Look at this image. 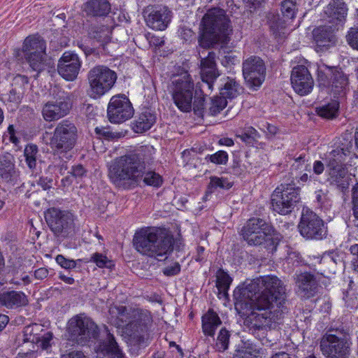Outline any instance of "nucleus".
I'll return each instance as SVG.
<instances>
[{"mask_svg":"<svg viewBox=\"0 0 358 358\" xmlns=\"http://www.w3.org/2000/svg\"><path fill=\"white\" fill-rule=\"evenodd\" d=\"M234 306L245 316L244 325L259 341L268 329L275 328L287 312L285 288L274 275L263 276L238 286L234 292Z\"/></svg>","mask_w":358,"mask_h":358,"instance_id":"1","label":"nucleus"},{"mask_svg":"<svg viewBox=\"0 0 358 358\" xmlns=\"http://www.w3.org/2000/svg\"><path fill=\"white\" fill-rule=\"evenodd\" d=\"M155 149L150 145H141L126 155L115 159L108 169V177L115 187L132 189L143 181L155 188L163 184V178L155 171H146L153 162Z\"/></svg>","mask_w":358,"mask_h":358,"instance_id":"2","label":"nucleus"},{"mask_svg":"<svg viewBox=\"0 0 358 358\" xmlns=\"http://www.w3.org/2000/svg\"><path fill=\"white\" fill-rule=\"evenodd\" d=\"M233 28L224 10L212 8L204 14L199 24V45L203 49L226 48L231 41Z\"/></svg>","mask_w":358,"mask_h":358,"instance_id":"3","label":"nucleus"},{"mask_svg":"<svg viewBox=\"0 0 358 358\" xmlns=\"http://www.w3.org/2000/svg\"><path fill=\"white\" fill-rule=\"evenodd\" d=\"M243 238L250 245L278 246L283 243V236L274 227L258 217L249 219L241 229Z\"/></svg>","mask_w":358,"mask_h":358,"instance_id":"4","label":"nucleus"},{"mask_svg":"<svg viewBox=\"0 0 358 358\" xmlns=\"http://www.w3.org/2000/svg\"><path fill=\"white\" fill-rule=\"evenodd\" d=\"M22 52L31 69L37 73L55 69V62L46 55V42L38 34L27 36L23 43Z\"/></svg>","mask_w":358,"mask_h":358,"instance_id":"5","label":"nucleus"},{"mask_svg":"<svg viewBox=\"0 0 358 358\" xmlns=\"http://www.w3.org/2000/svg\"><path fill=\"white\" fill-rule=\"evenodd\" d=\"M78 138L76 125L69 120H63L57 124L51 133L49 145L54 155L69 159L78 143Z\"/></svg>","mask_w":358,"mask_h":358,"instance_id":"6","label":"nucleus"},{"mask_svg":"<svg viewBox=\"0 0 358 358\" xmlns=\"http://www.w3.org/2000/svg\"><path fill=\"white\" fill-rule=\"evenodd\" d=\"M301 190L294 180L277 186L271 197L272 210L282 215L291 214L301 201Z\"/></svg>","mask_w":358,"mask_h":358,"instance_id":"7","label":"nucleus"},{"mask_svg":"<svg viewBox=\"0 0 358 358\" xmlns=\"http://www.w3.org/2000/svg\"><path fill=\"white\" fill-rule=\"evenodd\" d=\"M317 82L321 90L334 95L345 93L349 85L348 76L341 68L324 63L317 64Z\"/></svg>","mask_w":358,"mask_h":358,"instance_id":"8","label":"nucleus"},{"mask_svg":"<svg viewBox=\"0 0 358 358\" xmlns=\"http://www.w3.org/2000/svg\"><path fill=\"white\" fill-rule=\"evenodd\" d=\"M179 236L174 237L169 229L164 227H143L137 229L133 246H179Z\"/></svg>","mask_w":358,"mask_h":358,"instance_id":"9","label":"nucleus"},{"mask_svg":"<svg viewBox=\"0 0 358 358\" xmlns=\"http://www.w3.org/2000/svg\"><path fill=\"white\" fill-rule=\"evenodd\" d=\"M195 87L193 80L187 72L173 78L171 85L172 98L180 111L189 113L192 110Z\"/></svg>","mask_w":358,"mask_h":358,"instance_id":"10","label":"nucleus"},{"mask_svg":"<svg viewBox=\"0 0 358 358\" xmlns=\"http://www.w3.org/2000/svg\"><path fill=\"white\" fill-rule=\"evenodd\" d=\"M117 78V73L108 66L98 65L91 69L87 73L90 97L99 99L108 93L115 85Z\"/></svg>","mask_w":358,"mask_h":358,"instance_id":"11","label":"nucleus"},{"mask_svg":"<svg viewBox=\"0 0 358 358\" xmlns=\"http://www.w3.org/2000/svg\"><path fill=\"white\" fill-rule=\"evenodd\" d=\"M54 101L45 103L42 108V115L47 122L57 120L67 115L73 106V95L60 88L52 90Z\"/></svg>","mask_w":358,"mask_h":358,"instance_id":"12","label":"nucleus"},{"mask_svg":"<svg viewBox=\"0 0 358 358\" xmlns=\"http://www.w3.org/2000/svg\"><path fill=\"white\" fill-rule=\"evenodd\" d=\"M68 331L71 339L78 345H85L92 338L99 336L98 326L87 317L76 315L69 322Z\"/></svg>","mask_w":358,"mask_h":358,"instance_id":"13","label":"nucleus"},{"mask_svg":"<svg viewBox=\"0 0 358 358\" xmlns=\"http://www.w3.org/2000/svg\"><path fill=\"white\" fill-rule=\"evenodd\" d=\"M45 221L57 236L63 238L72 234L74 231V216L69 210L50 208L45 213Z\"/></svg>","mask_w":358,"mask_h":358,"instance_id":"14","label":"nucleus"},{"mask_svg":"<svg viewBox=\"0 0 358 358\" xmlns=\"http://www.w3.org/2000/svg\"><path fill=\"white\" fill-rule=\"evenodd\" d=\"M325 334L320 341V350L327 358H348L350 343L345 334Z\"/></svg>","mask_w":358,"mask_h":358,"instance_id":"15","label":"nucleus"},{"mask_svg":"<svg viewBox=\"0 0 358 358\" xmlns=\"http://www.w3.org/2000/svg\"><path fill=\"white\" fill-rule=\"evenodd\" d=\"M266 70L264 60L258 56L252 55L244 59L242 72L247 86L253 90H259L265 80Z\"/></svg>","mask_w":358,"mask_h":358,"instance_id":"16","label":"nucleus"},{"mask_svg":"<svg viewBox=\"0 0 358 358\" xmlns=\"http://www.w3.org/2000/svg\"><path fill=\"white\" fill-rule=\"evenodd\" d=\"M134 114V110L129 99L122 94L113 96L108 104L107 117L111 123L124 122Z\"/></svg>","mask_w":358,"mask_h":358,"instance_id":"17","label":"nucleus"},{"mask_svg":"<svg viewBox=\"0 0 358 358\" xmlns=\"http://www.w3.org/2000/svg\"><path fill=\"white\" fill-rule=\"evenodd\" d=\"M298 227L301 235L307 239L322 240L327 233L323 220L309 210L302 213Z\"/></svg>","mask_w":358,"mask_h":358,"instance_id":"18","label":"nucleus"},{"mask_svg":"<svg viewBox=\"0 0 358 358\" xmlns=\"http://www.w3.org/2000/svg\"><path fill=\"white\" fill-rule=\"evenodd\" d=\"M152 318L147 313L140 312L134 315V320L127 325V330L133 341L139 346H145L149 338V326Z\"/></svg>","mask_w":358,"mask_h":358,"instance_id":"19","label":"nucleus"},{"mask_svg":"<svg viewBox=\"0 0 358 358\" xmlns=\"http://www.w3.org/2000/svg\"><path fill=\"white\" fill-rule=\"evenodd\" d=\"M145 20L150 29L156 31L166 29L173 18V12L166 6L157 5L148 6Z\"/></svg>","mask_w":358,"mask_h":358,"instance_id":"20","label":"nucleus"},{"mask_svg":"<svg viewBox=\"0 0 358 358\" xmlns=\"http://www.w3.org/2000/svg\"><path fill=\"white\" fill-rule=\"evenodd\" d=\"M290 80L294 92L301 96L308 94L314 86V80L310 71L302 64L293 67Z\"/></svg>","mask_w":358,"mask_h":358,"instance_id":"21","label":"nucleus"},{"mask_svg":"<svg viewBox=\"0 0 358 358\" xmlns=\"http://www.w3.org/2000/svg\"><path fill=\"white\" fill-rule=\"evenodd\" d=\"M215 59V52L211 51L206 57L201 58L200 60V73L202 82L198 83L197 85L206 87L209 92L213 91L214 83L220 75Z\"/></svg>","mask_w":358,"mask_h":358,"instance_id":"22","label":"nucleus"},{"mask_svg":"<svg viewBox=\"0 0 358 358\" xmlns=\"http://www.w3.org/2000/svg\"><path fill=\"white\" fill-rule=\"evenodd\" d=\"M348 7L344 0H330L324 8L322 18L324 21L339 29L346 22Z\"/></svg>","mask_w":358,"mask_h":358,"instance_id":"23","label":"nucleus"},{"mask_svg":"<svg viewBox=\"0 0 358 358\" xmlns=\"http://www.w3.org/2000/svg\"><path fill=\"white\" fill-rule=\"evenodd\" d=\"M81 61L77 54L66 51L58 61L57 71L66 80H73L78 76Z\"/></svg>","mask_w":358,"mask_h":358,"instance_id":"24","label":"nucleus"},{"mask_svg":"<svg viewBox=\"0 0 358 358\" xmlns=\"http://www.w3.org/2000/svg\"><path fill=\"white\" fill-rule=\"evenodd\" d=\"M83 26L89 39L92 41L96 48L97 46L104 49L106 45L110 41L109 27L107 25L87 19Z\"/></svg>","mask_w":358,"mask_h":358,"instance_id":"25","label":"nucleus"},{"mask_svg":"<svg viewBox=\"0 0 358 358\" xmlns=\"http://www.w3.org/2000/svg\"><path fill=\"white\" fill-rule=\"evenodd\" d=\"M81 9L84 16L87 18L104 20L111 13L112 5L109 0H86Z\"/></svg>","mask_w":358,"mask_h":358,"instance_id":"26","label":"nucleus"},{"mask_svg":"<svg viewBox=\"0 0 358 358\" xmlns=\"http://www.w3.org/2000/svg\"><path fill=\"white\" fill-rule=\"evenodd\" d=\"M336 30H338V28L331 24L321 25L313 29V38L317 50L323 51L335 44L336 41L335 31Z\"/></svg>","mask_w":358,"mask_h":358,"instance_id":"27","label":"nucleus"},{"mask_svg":"<svg viewBox=\"0 0 358 358\" xmlns=\"http://www.w3.org/2000/svg\"><path fill=\"white\" fill-rule=\"evenodd\" d=\"M295 275L298 294L304 299L314 296L318 291L315 275L308 272L296 273Z\"/></svg>","mask_w":358,"mask_h":358,"instance_id":"28","label":"nucleus"},{"mask_svg":"<svg viewBox=\"0 0 358 358\" xmlns=\"http://www.w3.org/2000/svg\"><path fill=\"white\" fill-rule=\"evenodd\" d=\"M287 162L290 163L291 174L302 173L303 172L310 173L312 166L310 161V156L306 151L295 152L291 150L287 155Z\"/></svg>","mask_w":358,"mask_h":358,"instance_id":"29","label":"nucleus"},{"mask_svg":"<svg viewBox=\"0 0 358 358\" xmlns=\"http://www.w3.org/2000/svg\"><path fill=\"white\" fill-rule=\"evenodd\" d=\"M28 303L27 296L21 291H6L0 294V307L14 309L25 306Z\"/></svg>","mask_w":358,"mask_h":358,"instance_id":"30","label":"nucleus"},{"mask_svg":"<svg viewBox=\"0 0 358 358\" xmlns=\"http://www.w3.org/2000/svg\"><path fill=\"white\" fill-rule=\"evenodd\" d=\"M265 19L270 32L275 38L280 37L287 27L291 24L278 12L274 10L267 12Z\"/></svg>","mask_w":358,"mask_h":358,"instance_id":"31","label":"nucleus"},{"mask_svg":"<svg viewBox=\"0 0 358 358\" xmlns=\"http://www.w3.org/2000/svg\"><path fill=\"white\" fill-rule=\"evenodd\" d=\"M328 170L331 183L336 185L337 188L343 194L348 192L352 182V175L348 173L347 167Z\"/></svg>","mask_w":358,"mask_h":358,"instance_id":"32","label":"nucleus"},{"mask_svg":"<svg viewBox=\"0 0 358 358\" xmlns=\"http://www.w3.org/2000/svg\"><path fill=\"white\" fill-rule=\"evenodd\" d=\"M156 115L149 108L144 109L132 122L134 132L142 134L148 131L156 122Z\"/></svg>","mask_w":358,"mask_h":358,"instance_id":"33","label":"nucleus"},{"mask_svg":"<svg viewBox=\"0 0 358 358\" xmlns=\"http://www.w3.org/2000/svg\"><path fill=\"white\" fill-rule=\"evenodd\" d=\"M201 324L204 335L213 337L222 321L217 313L213 308H209L201 317Z\"/></svg>","mask_w":358,"mask_h":358,"instance_id":"34","label":"nucleus"},{"mask_svg":"<svg viewBox=\"0 0 358 358\" xmlns=\"http://www.w3.org/2000/svg\"><path fill=\"white\" fill-rule=\"evenodd\" d=\"M106 338L102 341L99 346V350L104 355L111 358H124V354L116 342L114 336L106 329Z\"/></svg>","mask_w":358,"mask_h":358,"instance_id":"35","label":"nucleus"},{"mask_svg":"<svg viewBox=\"0 0 358 358\" xmlns=\"http://www.w3.org/2000/svg\"><path fill=\"white\" fill-rule=\"evenodd\" d=\"M241 90L240 83L235 78L227 77L224 79L223 85L220 87V94L222 98L231 100L240 94Z\"/></svg>","mask_w":358,"mask_h":358,"instance_id":"36","label":"nucleus"},{"mask_svg":"<svg viewBox=\"0 0 358 358\" xmlns=\"http://www.w3.org/2000/svg\"><path fill=\"white\" fill-rule=\"evenodd\" d=\"M260 349L259 347L250 341H241L238 344L235 352L234 358H259Z\"/></svg>","mask_w":358,"mask_h":358,"instance_id":"37","label":"nucleus"},{"mask_svg":"<svg viewBox=\"0 0 358 358\" xmlns=\"http://www.w3.org/2000/svg\"><path fill=\"white\" fill-rule=\"evenodd\" d=\"M0 177L7 182L17 179L15 164L9 156L0 155Z\"/></svg>","mask_w":358,"mask_h":358,"instance_id":"38","label":"nucleus"},{"mask_svg":"<svg viewBox=\"0 0 358 358\" xmlns=\"http://www.w3.org/2000/svg\"><path fill=\"white\" fill-rule=\"evenodd\" d=\"M207 90L206 87H203L201 85H196L195 93L194 94V101H192V107L194 113L197 116H203L205 109V97L207 94L204 92Z\"/></svg>","mask_w":358,"mask_h":358,"instance_id":"39","label":"nucleus"},{"mask_svg":"<svg viewBox=\"0 0 358 358\" xmlns=\"http://www.w3.org/2000/svg\"><path fill=\"white\" fill-rule=\"evenodd\" d=\"M280 15L290 24L296 18L298 5L296 0H282L279 4Z\"/></svg>","mask_w":358,"mask_h":358,"instance_id":"40","label":"nucleus"},{"mask_svg":"<svg viewBox=\"0 0 358 358\" xmlns=\"http://www.w3.org/2000/svg\"><path fill=\"white\" fill-rule=\"evenodd\" d=\"M234 183L229 181L227 178L211 176L210 177V182L207 186L205 196H208L218 189L228 190L232 187Z\"/></svg>","mask_w":358,"mask_h":358,"instance_id":"41","label":"nucleus"},{"mask_svg":"<svg viewBox=\"0 0 358 358\" xmlns=\"http://www.w3.org/2000/svg\"><path fill=\"white\" fill-rule=\"evenodd\" d=\"M350 159L346 154L340 153L338 150H333L327 157L328 169L345 167Z\"/></svg>","mask_w":358,"mask_h":358,"instance_id":"42","label":"nucleus"},{"mask_svg":"<svg viewBox=\"0 0 358 358\" xmlns=\"http://www.w3.org/2000/svg\"><path fill=\"white\" fill-rule=\"evenodd\" d=\"M136 250L144 255L154 257L158 261H164L167 259L168 252L173 251V248H135Z\"/></svg>","mask_w":358,"mask_h":358,"instance_id":"43","label":"nucleus"},{"mask_svg":"<svg viewBox=\"0 0 358 358\" xmlns=\"http://www.w3.org/2000/svg\"><path fill=\"white\" fill-rule=\"evenodd\" d=\"M216 278V287L219 294L222 293L224 296L228 295L227 292L232 282V278L222 268L217 271Z\"/></svg>","mask_w":358,"mask_h":358,"instance_id":"44","label":"nucleus"},{"mask_svg":"<svg viewBox=\"0 0 358 358\" xmlns=\"http://www.w3.org/2000/svg\"><path fill=\"white\" fill-rule=\"evenodd\" d=\"M338 108V103L334 101L319 106L315 110L317 114L322 118L333 119L337 116Z\"/></svg>","mask_w":358,"mask_h":358,"instance_id":"45","label":"nucleus"},{"mask_svg":"<svg viewBox=\"0 0 358 358\" xmlns=\"http://www.w3.org/2000/svg\"><path fill=\"white\" fill-rule=\"evenodd\" d=\"M38 155V148L36 145L33 143L27 144L24 150V156L25 162L30 170L32 171L36 167V162Z\"/></svg>","mask_w":358,"mask_h":358,"instance_id":"46","label":"nucleus"},{"mask_svg":"<svg viewBox=\"0 0 358 358\" xmlns=\"http://www.w3.org/2000/svg\"><path fill=\"white\" fill-rule=\"evenodd\" d=\"M237 137L247 145L252 146L260 137V134L253 127L250 126L245 127L241 134H237Z\"/></svg>","mask_w":358,"mask_h":358,"instance_id":"47","label":"nucleus"},{"mask_svg":"<svg viewBox=\"0 0 358 358\" xmlns=\"http://www.w3.org/2000/svg\"><path fill=\"white\" fill-rule=\"evenodd\" d=\"M355 146V144L354 145L353 138L351 136L350 138L343 136L339 141L338 145L334 150H338L340 153L346 154L351 159L355 155L353 152Z\"/></svg>","mask_w":358,"mask_h":358,"instance_id":"48","label":"nucleus"},{"mask_svg":"<svg viewBox=\"0 0 358 358\" xmlns=\"http://www.w3.org/2000/svg\"><path fill=\"white\" fill-rule=\"evenodd\" d=\"M204 159L207 164L212 163L217 166L226 165L229 161V155L224 150H218L212 155H207Z\"/></svg>","mask_w":358,"mask_h":358,"instance_id":"49","label":"nucleus"},{"mask_svg":"<svg viewBox=\"0 0 358 358\" xmlns=\"http://www.w3.org/2000/svg\"><path fill=\"white\" fill-rule=\"evenodd\" d=\"M94 131L98 138L108 141L117 140L122 137L121 133L113 131L110 127H96Z\"/></svg>","mask_w":358,"mask_h":358,"instance_id":"50","label":"nucleus"},{"mask_svg":"<svg viewBox=\"0 0 358 358\" xmlns=\"http://www.w3.org/2000/svg\"><path fill=\"white\" fill-rule=\"evenodd\" d=\"M230 336V332L225 327L220 330L215 344L217 351L224 352L228 349Z\"/></svg>","mask_w":358,"mask_h":358,"instance_id":"51","label":"nucleus"},{"mask_svg":"<svg viewBox=\"0 0 358 358\" xmlns=\"http://www.w3.org/2000/svg\"><path fill=\"white\" fill-rule=\"evenodd\" d=\"M90 262H94L99 268H106L113 270L115 267V264L111 259H109L106 255L95 252L90 259Z\"/></svg>","mask_w":358,"mask_h":358,"instance_id":"52","label":"nucleus"},{"mask_svg":"<svg viewBox=\"0 0 358 358\" xmlns=\"http://www.w3.org/2000/svg\"><path fill=\"white\" fill-rule=\"evenodd\" d=\"M227 105V101L221 96H215L211 99V106L209 108V113L211 115L216 116L225 108Z\"/></svg>","mask_w":358,"mask_h":358,"instance_id":"53","label":"nucleus"},{"mask_svg":"<svg viewBox=\"0 0 358 358\" xmlns=\"http://www.w3.org/2000/svg\"><path fill=\"white\" fill-rule=\"evenodd\" d=\"M348 44L355 50L358 51V24L350 28L346 34Z\"/></svg>","mask_w":358,"mask_h":358,"instance_id":"54","label":"nucleus"},{"mask_svg":"<svg viewBox=\"0 0 358 358\" xmlns=\"http://www.w3.org/2000/svg\"><path fill=\"white\" fill-rule=\"evenodd\" d=\"M29 83V78L24 75L17 74L13 79L12 83V87L15 89H19L21 92H25V86Z\"/></svg>","mask_w":358,"mask_h":358,"instance_id":"55","label":"nucleus"},{"mask_svg":"<svg viewBox=\"0 0 358 358\" xmlns=\"http://www.w3.org/2000/svg\"><path fill=\"white\" fill-rule=\"evenodd\" d=\"M2 138L3 141H4L6 138H8L9 142L14 144L15 146H18L20 143V138L16 136V130L13 124L8 125L7 130L4 132Z\"/></svg>","mask_w":358,"mask_h":358,"instance_id":"56","label":"nucleus"},{"mask_svg":"<svg viewBox=\"0 0 358 358\" xmlns=\"http://www.w3.org/2000/svg\"><path fill=\"white\" fill-rule=\"evenodd\" d=\"M323 258H329L335 264L343 262L344 254L338 251V248H336L334 250L324 252Z\"/></svg>","mask_w":358,"mask_h":358,"instance_id":"57","label":"nucleus"},{"mask_svg":"<svg viewBox=\"0 0 358 358\" xmlns=\"http://www.w3.org/2000/svg\"><path fill=\"white\" fill-rule=\"evenodd\" d=\"M286 261L288 264H291L292 266H298L303 262L300 253L297 251H288Z\"/></svg>","mask_w":358,"mask_h":358,"instance_id":"58","label":"nucleus"},{"mask_svg":"<svg viewBox=\"0 0 358 358\" xmlns=\"http://www.w3.org/2000/svg\"><path fill=\"white\" fill-rule=\"evenodd\" d=\"M87 169L80 164L73 166L71 171L68 173H71L74 179H82L87 175Z\"/></svg>","mask_w":358,"mask_h":358,"instance_id":"59","label":"nucleus"},{"mask_svg":"<svg viewBox=\"0 0 358 358\" xmlns=\"http://www.w3.org/2000/svg\"><path fill=\"white\" fill-rule=\"evenodd\" d=\"M56 262L62 268L65 269H71L76 267V261L65 258L62 255H58L56 257Z\"/></svg>","mask_w":358,"mask_h":358,"instance_id":"60","label":"nucleus"},{"mask_svg":"<svg viewBox=\"0 0 358 358\" xmlns=\"http://www.w3.org/2000/svg\"><path fill=\"white\" fill-rule=\"evenodd\" d=\"M315 199L321 208H327L330 206V201L327 197L326 193L322 189L317 190L315 192Z\"/></svg>","mask_w":358,"mask_h":358,"instance_id":"61","label":"nucleus"},{"mask_svg":"<svg viewBox=\"0 0 358 358\" xmlns=\"http://www.w3.org/2000/svg\"><path fill=\"white\" fill-rule=\"evenodd\" d=\"M117 318L121 321L122 324H127L130 322V316L129 310L126 306H120L117 307Z\"/></svg>","mask_w":358,"mask_h":358,"instance_id":"62","label":"nucleus"},{"mask_svg":"<svg viewBox=\"0 0 358 358\" xmlns=\"http://www.w3.org/2000/svg\"><path fill=\"white\" fill-rule=\"evenodd\" d=\"M24 94V93L21 92L19 89L17 90L12 87L8 94V101L15 103H20Z\"/></svg>","mask_w":358,"mask_h":358,"instance_id":"63","label":"nucleus"},{"mask_svg":"<svg viewBox=\"0 0 358 358\" xmlns=\"http://www.w3.org/2000/svg\"><path fill=\"white\" fill-rule=\"evenodd\" d=\"M353 214L358 220V183L352 188Z\"/></svg>","mask_w":358,"mask_h":358,"instance_id":"64","label":"nucleus"}]
</instances>
